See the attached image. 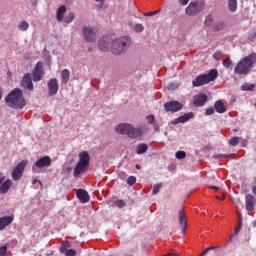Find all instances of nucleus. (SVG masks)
Returning <instances> with one entry per match:
<instances>
[{
  "instance_id": "nucleus-1",
  "label": "nucleus",
  "mask_w": 256,
  "mask_h": 256,
  "mask_svg": "<svg viewBox=\"0 0 256 256\" xmlns=\"http://www.w3.org/2000/svg\"><path fill=\"white\" fill-rule=\"evenodd\" d=\"M147 131H149V127H147V125L135 127L133 124L120 123L115 126V132L118 135H127L129 139H139V137L145 135Z\"/></svg>"
},
{
  "instance_id": "nucleus-2",
  "label": "nucleus",
  "mask_w": 256,
  "mask_h": 256,
  "mask_svg": "<svg viewBox=\"0 0 256 256\" xmlns=\"http://www.w3.org/2000/svg\"><path fill=\"white\" fill-rule=\"evenodd\" d=\"M6 105L11 109H23L27 105L25 98H23V91L16 88L12 90L5 98Z\"/></svg>"
},
{
  "instance_id": "nucleus-3",
  "label": "nucleus",
  "mask_w": 256,
  "mask_h": 256,
  "mask_svg": "<svg viewBox=\"0 0 256 256\" xmlns=\"http://www.w3.org/2000/svg\"><path fill=\"white\" fill-rule=\"evenodd\" d=\"M129 47H131V38L127 36L120 37L112 40L111 53L113 55H125L129 51Z\"/></svg>"
},
{
  "instance_id": "nucleus-4",
  "label": "nucleus",
  "mask_w": 256,
  "mask_h": 256,
  "mask_svg": "<svg viewBox=\"0 0 256 256\" xmlns=\"http://www.w3.org/2000/svg\"><path fill=\"white\" fill-rule=\"evenodd\" d=\"M256 62V54H250L242 59L235 67L234 73L237 75H248L253 67V63Z\"/></svg>"
},
{
  "instance_id": "nucleus-5",
  "label": "nucleus",
  "mask_w": 256,
  "mask_h": 256,
  "mask_svg": "<svg viewBox=\"0 0 256 256\" xmlns=\"http://www.w3.org/2000/svg\"><path fill=\"white\" fill-rule=\"evenodd\" d=\"M78 157H79L78 163L74 168V173H73L74 177H79L81 173H85V171L89 169V163L91 161V156L87 151L80 152Z\"/></svg>"
},
{
  "instance_id": "nucleus-6",
  "label": "nucleus",
  "mask_w": 256,
  "mask_h": 256,
  "mask_svg": "<svg viewBox=\"0 0 256 256\" xmlns=\"http://www.w3.org/2000/svg\"><path fill=\"white\" fill-rule=\"evenodd\" d=\"M219 73L217 72V69H212L209 71L208 74H201L195 78V80L192 82L194 87H201L203 85H207V83H211V81H215V79L218 77Z\"/></svg>"
},
{
  "instance_id": "nucleus-7",
  "label": "nucleus",
  "mask_w": 256,
  "mask_h": 256,
  "mask_svg": "<svg viewBox=\"0 0 256 256\" xmlns=\"http://www.w3.org/2000/svg\"><path fill=\"white\" fill-rule=\"evenodd\" d=\"M201 11H203V4L199 1L190 2V4L185 9L186 15H189L190 17L199 15Z\"/></svg>"
},
{
  "instance_id": "nucleus-8",
  "label": "nucleus",
  "mask_w": 256,
  "mask_h": 256,
  "mask_svg": "<svg viewBox=\"0 0 256 256\" xmlns=\"http://www.w3.org/2000/svg\"><path fill=\"white\" fill-rule=\"evenodd\" d=\"M45 167H51V157L49 156H44L40 159H38L33 168L32 171L33 173H39V169H43Z\"/></svg>"
},
{
  "instance_id": "nucleus-9",
  "label": "nucleus",
  "mask_w": 256,
  "mask_h": 256,
  "mask_svg": "<svg viewBox=\"0 0 256 256\" xmlns=\"http://www.w3.org/2000/svg\"><path fill=\"white\" fill-rule=\"evenodd\" d=\"M82 33L84 36V41H87V43H93V41L97 40V34L95 33V28L91 26H84L82 29Z\"/></svg>"
},
{
  "instance_id": "nucleus-10",
  "label": "nucleus",
  "mask_w": 256,
  "mask_h": 256,
  "mask_svg": "<svg viewBox=\"0 0 256 256\" xmlns=\"http://www.w3.org/2000/svg\"><path fill=\"white\" fill-rule=\"evenodd\" d=\"M27 166V160H22L12 171V179L13 181H19L21 177H23V172L25 171V167Z\"/></svg>"
},
{
  "instance_id": "nucleus-11",
  "label": "nucleus",
  "mask_w": 256,
  "mask_h": 256,
  "mask_svg": "<svg viewBox=\"0 0 256 256\" xmlns=\"http://www.w3.org/2000/svg\"><path fill=\"white\" fill-rule=\"evenodd\" d=\"M45 72L43 71V62H38L32 72V79L35 83L43 79Z\"/></svg>"
},
{
  "instance_id": "nucleus-12",
  "label": "nucleus",
  "mask_w": 256,
  "mask_h": 256,
  "mask_svg": "<svg viewBox=\"0 0 256 256\" xmlns=\"http://www.w3.org/2000/svg\"><path fill=\"white\" fill-rule=\"evenodd\" d=\"M113 43V40L109 36H103L98 40V47L100 51L107 52L111 50V45Z\"/></svg>"
},
{
  "instance_id": "nucleus-13",
  "label": "nucleus",
  "mask_w": 256,
  "mask_h": 256,
  "mask_svg": "<svg viewBox=\"0 0 256 256\" xmlns=\"http://www.w3.org/2000/svg\"><path fill=\"white\" fill-rule=\"evenodd\" d=\"M164 109L167 112L170 111L171 113H177V111H181V109H183V104L177 101L166 102L164 104Z\"/></svg>"
},
{
  "instance_id": "nucleus-14",
  "label": "nucleus",
  "mask_w": 256,
  "mask_h": 256,
  "mask_svg": "<svg viewBox=\"0 0 256 256\" xmlns=\"http://www.w3.org/2000/svg\"><path fill=\"white\" fill-rule=\"evenodd\" d=\"M59 91V82L57 81V78H52L48 81V94L50 97H53L54 95H57Z\"/></svg>"
},
{
  "instance_id": "nucleus-15",
  "label": "nucleus",
  "mask_w": 256,
  "mask_h": 256,
  "mask_svg": "<svg viewBox=\"0 0 256 256\" xmlns=\"http://www.w3.org/2000/svg\"><path fill=\"white\" fill-rule=\"evenodd\" d=\"M178 221L182 226V231L185 234L187 231V215L185 214V210L182 208L178 211Z\"/></svg>"
},
{
  "instance_id": "nucleus-16",
  "label": "nucleus",
  "mask_w": 256,
  "mask_h": 256,
  "mask_svg": "<svg viewBox=\"0 0 256 256\" xmlns=\"http://www.w3.org/2000/svg\"><path fill=\"white\" fill-rule=\"evenodd\" d=\"M21 85L24 89L33 91V79L31 78V74L28 73L23 77Z\"/></svg>"
},
{
  "instance_id": "nucleus-17",
  "label": "nucleus",
  "mask_w": 256,
  "mask_h": 256,
  "mask_svg": "<svg viewBox=\"0 0 256 256\" xmlns=\"http://www.w3.org/2000/svg\"><path fill=\"white\" fill-rule=\"evenodd\" d=\"M256 200L251 194L246 195V211H253L255 209Z\"/></svg>"
},
{
  "instance_id": "nucleus-18",
  "label": "nucleus",
  "mask_w": 256,
  "mask_h": 256,
  "mask_svg": "<svg viewBox=\"0 0 256 256\" xmlns=\"http://www.w3.org/2000/svg\"><path fill=\"white\" fill-rule=\"evenodd\" d=\"M207 101V95L199 94L194 96V105L195 107H203Z\"/></svg>"
},
{
  "instance_id": "nucleus-19",
  "label": "nucleus",
  "mask_w": 256,
  "mask_h": 256,
  "mask_svg": "<svg viewBox=\"0 0 256 256\" xmlns=\"http://www.w3.org/2000/svg\"><path fill=\"white\" fill-rule=\"evenodd\" d=\"M193 118V112L186 113L178 118H176L172 123L173 125H177L179 123H187L189 119Z\"/></svg>"
},
{
  "instance_id": "nucleus-20",
  "label": "nucleus",
  "mask_w": 256,
  "mask_h": 256,
  "mask_svg": "<svg viewBox=\"0 0 256 256\" xmlns=\"http://www.w3.org/2000/svg\"><path fill=\"white\" fill-rule=\"evenodd\" d=\"M76 197L81 201V203H89V193L85 190H77Z\"/></svg>"
},
{
  "instance_id": "nucleus-21",
  "label": "nucleus",
  "mask_w": 256,
  "mask_h": 256,
  "mask_svg": "<svg viewBox=\"0 0 256 256\" xmlns=\"http://www.w3.org/2000/svg\"><path fill=\"white\" fill-rule=\"evenodd\" d=\"M67 13V6L62 5L58 8L56 12V19L59 23H63V19H65V14Z\"/></svg>"
},
{
  "instance_id": "nucleus-22",
  "label": "nucleus",
  "mask_w": 256,
  "mask_h": 256,
  "mask_svg": "<svg viewBox=\"0 0 256 256\" xmlns=\"http://www.w3.org/2000/svg\"><path fill=\"white\" fill-rule=\"evenodd\" d=\"M11 223H13V216L0 217V231H3V229L11 225Z\"/></svg>"
},
{
  "instance_id": "nucleus-23",
  "label": "nucleus",
  "mask_w": 256,
  "mask_h": 256,
  "mask_svg": "<svg viewBox=\"0 0 256 256\" xmlns=\"http://www.w3.org/2000/svg\"><path fill=\"white\" fill-rule=\"evenodd\" d=\"M11 185H13V181L11 180H6L2 182L0 185V193L2 195H5V193H8L9 189H11Z\"/></svg>"
},
{
  "instance_id": "nucleus-24",
  "label": "nucleus",
  "mask_w": 256,
  "mask_h": 256,
  "mask_svg": "<svg viewBox=\"0 0 256 256\" xmlns=\"http://www.w3.org/2000/svg\"><path fill=\"white\" fill-rule=\"evenodd\" d=\"M146 121L149 123V125H153L154 131H159V124L155 120V116L153 114L147 115L146 116Z\"/></svg>"
},
{
  "instance_id": "nucleus-25",
  "label": "nucleus",
  "mask_w": 256,
  "mask_h": 256,
  "mask_svg": "<svg viewBox=\"0 0 256 256\" xmlns=\"http://www.w3.org/2000/svg\"><path fill=\"white\" fill-rule=\"evenodd\" d=\"M69 77H71V72L68 69L61 71V81L63 85H67L69 83Z\"/></svg>"
},
{
  "instance_id": "nucleus-26",
  "label": "nucleus",
  "mask_w": 256,
  "mask_h": 256,
  "mask_svg": "<svg viewBox=\"0 0 256 256\" xmlns=\"http://www.w3.org/2000/svg\"><path fill=\"white\" fill-rule=\"evenodd\" d=\"M215 110L217 113H225L227 111V106L222 102V100H218L215 103Z\"/></svg>"
},
{
  "instance_id": "nucleus-27",
  "label": "nucleus",
  "mask_w": 256,
  "mask_h": 256,
  "mask_svg": "<svg viewBox=\"0 0 256 256\" xmlns=\"http://www.w3.org/2000/svg\"><path fill=\"white\" fill-rule=\"evenodd\" d=\"M147 149H149V146L145 143H141L137 146L136 153L137 155H143V153H147Z\"/></svg>"
},
{
  "instance_id": "nucleus-28",
  "label": "nucleus",
  "mask_w": 256,
  "mask_h": 256,
  "mask_svg": "<svg viewBox=\"0 0 256 256\" xmlns=\"http://www.w3.org/2000/svg\"><path fill=\"white\" fill-rule=\"evenodd\" d=\"M228 9L231 13L237 11V0H228Z\"/></svg>"
},
{
  "instance_id": "nucleus-29",
  "label": "nucleus",
  "mask_w": 256,
  "mask_h": 256,
  "mask_svg": "<svg viewBox=\"0 0 256 256\" xmlns=\"http://www.w3.org/2000/svg\"><path fill=\"white\" fill-rule=\"evenodd\" d=\"M17 27H18L19 31L25 32L29 29V22H27L26 20H23L18 24Z\"/></svg>"
},
{
  "instance_id": "nucleus-30",
  "label": "nucleus",
  "mask_w": 256,
  "mask_h": 256,
  "mask_svg": "<svg viewBox=\"0 0 256 256\" xmlns=\"http://www.w3.org/2000/svg\"><path fill=\"white\" fill-rule=\"evenodd\" d=\"M225 29V22H218L212 26V31H223Z\"/></svg>"
},
{
  "instance_id": "nucleus-31",
  "label": "nucleus",
  "mask_w": 256,
  "mask_h": 256,
  "mask_svg": "<svg viewBox=\"0 0 256 256\" xmlns=\"http://www.w3.org/2000/svg\"><path fill=\"white\" fill-rule=\"evenodd\" d=\"M204 24L206 27H213V15L208 14L205 18Z\"/></svg>"
},
{
  "instance_id": "nucleus-32",
  "label": "nucleus",
  "mask_w": 256,
  "mask_h": 256,
  "mask_svg": "<svg viewBox=\"0 0 256 256\" xmlns=\"http://www.w3.org/2000/svg\"><path fill=\"white\" fill-rule=\"evenodd\" d=\"M242 91H253L255 89V84H250V83H244L241 86Z\"/></svg>"
},
{
  "instance_id": "nucleus-33",
  "label": "nucleus",
  "mask_w": 256,
  "mask_h": 256,
  "mask_svg": "<svg viewBox=\"0 0 256 256\" xmlns=\"http://www.w3.org/2000/svg\"><path fill=\"white\" fill-rule=\"evenodd\" d=\"M75 19V13L74 12H70L65 18L64 21L65 23L69 24V23H73V20Z\"/></svg>"
},
{
  "instance_id": "nucleus-34",
  "label": "nucleus",
  "mask_w": 256,
  "mask_h": 256,
  "mask_svg": "<svg viewBox=\"0 0 256 256\" xmlns=\"http://www.w3.org/2000/svg\"><path fill=\"white\" fill-rule=\"evenodd\" d=\"M239 141H241V137H233L229 140V145L237 147V145H239Z\"/></svg>"
},
{
  "instance_id": "nucleus-35",
  "label": "nucleus",
  "mask_w": 256,
  "mask_h": 256,
  "mask_svg": "<svg viewBox=\"0 0 256 256\" xmlns=\"http://www.w3.org/2000/svg\"><path fill=\"white\" fill-rule=\"evenodd\" d=\"M223 66L226 67V69H233V61L231 59H225L223 60Z\"/></svg>"
},
{
  "instance_id": "nucleus-36",
  "label": "nucleus",
  "mask_w": 256,
  "mask_h": 256,
  "mask_svg": "<svg viewBox=\"0 0 256 256\" xmlns=\"http://www.w3.org/2000/svg\"><path fill=\"white\" fill-rule=\"evenodd\" d=\"M220 248V246H212V247H208V248H206L205 249V251L204 252H202L199 256H206L207 255V253H209V251H213V250H215V249H219Z\"/></svg>"
},
{
  "instance_id": "nucleus-37",
  "label": "nucleus",
  "mask_w": 256,
  "mask_h": 256,
  "mask_svg": "<svg viewBox=\"0 0 256 256\" xmlns=\"http://www.w3.org/2000/svg\"><path fill=\"white\" fill-rule=\"evenodd\" d=\"M176 159H185L187 157V153L185 151H178L175 154Z\"/></svg>"
},
{
  "instance_id": "nucleus-38",
  "label": "nucleus",
  "mask_w": 256,
  "mask_h": 256,
  "mask_svg": "<svg viewBox=\"0 0 256 256\" xmlns=\"http://www.w3.org/2000/svg\"><path fill=\"white\" fill-rule=\"evenodd\" d=\"M144 29L143 24L134 25V31H136V33H143Z\"/></svg>"
},
{
  "instance_id": "nucleus-39",
  "label": "nucleus",
  "mask_w": 256,
  "mask_h": 256,
  "mask_svg": "<svg viewBox=\"0 0 256 256\" xmlns=\"http://www.w3.org/2000/svg\"><path fill=\"white\" fill-rule=\"evenodd\" d=\"M256 38V29H253L248 34V41H253Z\"/></svg>"
},
{
  "instance_id": "nucleus-40",
  "label": "nucleus",
  "mask_w": 256,
  "mask_h": 256,
  "mask_svg": "<svg viewBox=\"0 0 256 256\" xmlns=\"http://www.w3.org/2000/svg\"><path fill=\"white\" fill-rule=\"evenodd\" d=\"M223 57V52L222 51H217L213 54V59L216 61H219Z\"/></svg>"
},
{
  "instance_id": "nucleus-41",
  "label": "nucleus",
  "mask_w": 256,
  "mask_h": 256,
  "mask_svg": "<svg viewBox=\"0 0 256 256\" xmlns=\"http://www.w3.org/2000/svg\"><path fill=\"white\" fill-rule=\"evenodd\" d=\"M135 183H137V178H135V176L128 177V179H127L128 185H135Z\"/></svg>"
},
{
  "instance_id": "nucleus-42",
  "label": "nucleus",
  "mask_w": 256,
  "mask_h": 256,
  "mask_svg": "<svg viewBox=\"0 0 256 256\" xmlns=\"http://www.w3.org/2000/svg\"><path fill=\"white\" fill-rule=\"evenodd\" d=\"M161 187H163L161 184H156L152 190L153 195H157V193H159V191L161 190Z\"/></svg>"
},
{
  "instance_id": "nucleus-43",
  "label": "nucleus",
  "mask_w": 256,
  "mask_h": 256,
  "mask_svg": "<svg viewBox=\"0 0 256 256\" xmlns=\"http://www.w3.org/2000/svg\"><path fill=\"white\" fill-rule=\"evenodd\" d=\"M115 205H116V207H119V209H123V207H125V201H123V200H117V201L115 202Z\"/></svg>"
},
{
  "instance_id": "nucleus-44",
  "label": "nucleus",
  "mask_w": 256,
  "mask_h": 256,
  "mask_svg": "<svg viewBox=\"0 0 256 256\" xmlns=\"http://www.w3.org/2000/svg\"><path fill=\"white\" fill-rule=\"evenodd\" d=\"M64 253H65L66 256H75V255H77V252L73 249H68Z\"/></svg>"
},
{
  "instance_id": "nucleus-45",
  "label": "nucleus",
  "mask_w": 256,
  "mask_h": 256,
  "mask_svg": "<svg viewBox=\"0 0 256 256\" xmlns=\"http://www.w3.org/2000/svg\"><path fill=\"white\" fill-rule=\"evenodd\" d=\"M7 255V246L0 247V256Z\"/></svg>"
},
{
  "instance_id": "nucleus-46",
  "label": "nucleus",
  "mask_w": 256,
  "mask_h": 256,
  "mask_svg": "<svg viewBox=\"0 0 256 256\" xmlns=\"http://www.w3.org/2000/svg\"><path fill=\"white\" fill-rule=\"evenodd\" d=\"M67 247H69V242H66L60 248L61 253H65L67 251Z\"/></svg>"
},
{
  "instance_id": "nucleus-47",
  "label": "nucleus",
  "mask_w": 256,
  "mask_h": 256,
  "mask_svg": "<svg viewBox=\"0 0 256 256\" xmlns=\"http://www.w3.org/2000/svg\"><path fill=\"white\" fill-rule=\"evenodd\" d=\"M242 225H243V224L241 223V221H239V225H238V227L234 230L233 235H239V231H241Z\"/></svg>"
},
{
  "instance_id": "nucleus-48",
  "label": "nucleus",
  "mask_w": 256,
  "mask_h": 256,
  "mask_svg": "<svg viewBox=\"0 0 256 256\" xmlns=\"http://www.w3.org/2000/svg\"><path fill=\"white\" fill-rule=\"evenodd\" d=\"M214 159H227V155H225V154H216V155H214Z\"/></svg>"
},
{
  "instance_id": "nucleus-49",
  "label": "nucleus",
  "mask_w": 256,
  "mask_h": 256,
  "mask_svg": "<svg viewBox=\"0 0 256 256\" xmlns=\"http://www.w3.org/2000/svg\"><path fill=\"white\" fill-rule=\"evenodd\" d=\"M157 13H159V11H154V12H148L145 15V17H153V15H157Z\"/></svg>"
},
{
  "instance_id": "nucleus-50",
  "label": "nucleus",
  "mask_w": 256,
  "mask_h": 256,
  "mask_svg": "<svg viewBox=\"0 0 256 256\" xmlns=\"http://www.w3.org/2000/svg\"><path fill=\"white\" fill-rule=\"evenodd\" d=\"M213 113H215V109L213 108L206 109V115H213Z\"/></svg>"
},
{
  "instance_id": "nucleus-51",
  "label": "nucleus",
  "mask_w": 256,
  "mask_h": 256,
  "mask_svg": "<svg viewBox=\"0 0 256 256\" xmlns=\"http://www.w3.org/2000/svg\"><path fill=\"white\" fill-rule=\"evenodd\" d=\"M178 1H179L180 5H183V6L187 5V3H189V0H178Z\"/></svg>"
},
{
  "instance_id": "nucleus-52",
  "label": "nucleus",
  "mask_w": 256,
  "mask_h": 256,
  "mask_svg": "<svg viewBox=\"0 0 256 256\" xmlns=\"http://www.w3.org/2000/svg\"><path fill=\"white\" fill-rule=\"evenodd\" d=\"M3 181H5V176L0 174V185H1V183H3Z\"/></svg>"
},
{
  "instance_id": "nucleus-53",
  "label": "nucleus",
  "mask_w": 256,
  "mask_h": 256,
  "mask_svg": "<svg viewBox=\"0 0 256 256\" xmlns=\"http://www.w3.org/2000/svg\"><path fill=\"white\" fill-rule=\"evenodd\" d=\"M3 99V88L0 87V101Z\"/></svg>"
},
{
  "instance_id": "nucleus-54",
  "label": "nucleus",
  "mask_w": 256,
  "mask_h": 256,
  "mask_svg": "<svg viewBox=\"0 0 256 256\" xmlns=\"http://www.w3.org/2000/svg\"><path fill=\"white\" fill-rule=\"evenodd\" d=\"M208 189H219V187H216V186H208Z\"/></svg>"
},
{
  "instance_id": "nucleus-55",
  "label": "nucleus",
  "mask_w": 256,
  "mask_h": 256,
  "mask_svg": "<svg viewBox=\"0 0 256 256\" xmlns=\"http://www.w3.org/2000/svg\"><path fill=\"white\" fill-rule=\"evenodd\" d=\"M252 193H253L254 195H256V186L253 187Z\"/></svg>"
},
{
  "instance_id": "nucleus-56",
  "label": "nucleus",
  "mask_w": 256,
  "mask_h": 256,
  "mask_svg": "<svg viewBox=\"0 0 256 256\" xmlns=\"http://www.w3.org/2000/svg\"><path fill=\"white\" fill-rule=\"evenodd\" d=\"M216 199H219L220 201H222V199H225V195H223L221 198H219V196H216Z\"/></svg>"
},
{
  "instance_id": "nucleus-57",
  "label": "nucleus",
  "mask_w": 256,
  "mask_h": 256,
  "mask_svg": "<svg viewBox=\"0 0 256 256\" xmlns=\"http://www.w3.org/2000/svg\"><path fill=\"white\" fill-rule=\"evenodd\" d=\"M216 199H219L220 201H222V199H225V195H223L221 198H219V196H216Z\"/></svg>"
},
{
  "instance_id": "nucleus-58",
  "label": "nucleus",
  "mask_w": 256,
  "mask_h": 256,
  "mask_svg": "<svg viewBox=\"0 0 256 256\" xmlns=\"http://www.w3.org/2000/svg\"><path fill=\"white\" fill-rule=\"evenodd\" d=\"M233 237H235L234 234L230 235V237H229V241H230V242L233 241Z\"/></svg>"
},
{
  "instance_id": "nucleus-59",
  "label": "nucleus",
  "mask_w": 256,
  "mask_h": 256,
  "mask_svg": "<svg viewBox=\"0 0 256 256\" xmlns=\"http://www.w3.org/2000/svg\"><path fill=\"white\" fill-rule=\"evenodd\" d=\"M96 3H104L105 0H94Z\"/></svg>"
},
{
  "instance_id": "nucleus-60",
  "label": "nucleus",
  "mask_w": 256,
  "mask_h": 256,
  "mask_svg": "<svg viewBox=\"0 0 256 256\" xmlns=\"http://www.w3.org/2000/svg\"><path fill=\"white\" fill-rule=\"evenodd\" d=\"M88 51L91 53V51H93V48H89Z\"/></svg>"
},
{
  "instance_id": "nucleus-61",
  "label": "nucleus",
  "mask_w": 256,
  "mask_h": 256,
  "mask_svg": "<svg viewBox=\"0 0 256 256\" xmlns=\"http://www.w3.org/2000/svg\"><path fill=\"white\" fill-rule=\"evenodd\" d=\"M136 169H140L139 164L136 165Z\"/></svg>"
},
{
  "instance_id": "nucleus-62",
  "label": "nucleus",
  "mask_w": 256,
  "mask_h": 256,
  "mask_svg": "<svg viewBox=\"0 0 256 256\" xmlns=\"http://www.w3.org/2000/svg\"><path fill=\"white\" fill-rule=\"evenodd\" d=\"M254 227L256 228V220H255V222H254Z\"/></svg>"
},
{
  "instance_id": "nucleus-63",
  "label": "nucleus",
  "mask_w": 256,
  "mask_h": 256,
  "mask_svg": "<svg viewBox=\"0 0 256 256\" xmlns=\"http://www.w3.org/2000/svg\"><path fill=\"white\" fill-rule=\"evenodd\" d=\"M230 158L233 159V154H231Z\"/></svg>"
}]
</instances>
